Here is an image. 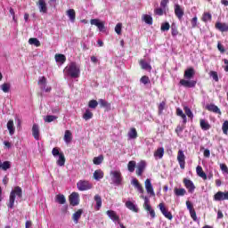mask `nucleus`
I'll return each instance as SVG.
<instances>
[{
	"label": "nucleus",
	"instance_id": "nucleus-1",
	"mask_svg": "<svg viewBox=\"0 0 228 228\" xmlns=\"http://www.w3.org/2000/svg\"><path fill=\"white\" fill-rule=\"evenodd\" d=\"M15 197H18L19 199H22V188L16 186L11 191L9 196V203L7 204V207L9 208V209H13V206L15 205Z\"/></svg>",
	"mask_w": 228,
	"mask_h": 228
},
{
	"label": "nucleus",
	"instance_id": "nucleus-2",
	"mask_svg": "<svg viewBox=\"0 0 228 228\" xmlns=\"http://www.w3.org/2000/svg\"><path fill=\"white\" fill-rule=\"evenodd\" d=\"M66 71L68 76H70V77L73 78L79 77V74H81V70L76 62H70L69 65L66 67Z\"/></svg>",
	"mask_w": 228,
	"mask_h": 228
},
{
	"label": "nucleus",
	"instance_id": "nucleus-3",
	"mask_svg": "<svg viewBox=\"0 0 228 228\" xmlns=\"http://www.w3.org/2000/svg\"><path fill=\"white\" fill-rule=\"evenodd\" d=\"M142 199H144L143 208L145 211H148V213H150L151 218H156V211H154L153 208L151 206V201L149 200V198L142 196Z\"/></svg>",
	"mask_w": 228,
	"mask_h": 228
},
{
	"label": "nucleus",
	"instance_id": "nucleus-4",
	"mask_svg": "<svg viewBox=\"0 0 228 228\" xmlns=\"http://www.w3.org/2000/svg\"><path fill=\"white\" fill-rule=\"evenodd\" d=\"M111 179L114 184L120 186L122 184V173L120 171H111L110 172Z\"/></svg>",
	"mask_w": 228,
	"mask_h": 228
},
{
	"label": "nucleus",
	"instance_id": "nucleus-5",
	"mask_svg": "<svg viewBox=\"0 0 228 228\" xmlns=\"http://www.w3.org/2000/svg\"><path fill=\"white\" fill-rule=\"evenodd\" d=\"M37 85L43 92L49 93L52 90V88L47 86V78L45 77H39Z\"/></svg>",
	"mask_w": 228,
	"mask_h": 228
},
{
	"label": "nucleus",
	"instance_id": "nucleus-6",
	"mask_svg": "<svg viewBox=\"0 0 228 228\" xmlns=\"http://www.w3.org/2000/svg\"><path fill=\"white\" fill-rule=\"evenodd\" d=\"M77 188L79 191H86L87 190H92V183L86 180H80L77 183Z\"/></svg>",
	"mask_w": 228,
	"mask_h": 228
},
{
	"label": "nucleus",
	"instance_id": "nucleus-7",
	"mask_svg": "<svg viewBox=\"0 0 228 228\" xmlns=\"http://www.w3.org/2000/svg\"><path fill=\"white\" fill-rule=\"evenodd\" d=\"M177 161L180 165V168L184 170L186 165V156H184V151H183V150H179L177 152Z\"/></svg>",
	"mask_w": 228,
	"mask_h": 228
},
{
	"label": "nucleus",
	"instance_id": "nucleus-8",
	"mask_svg": "<svg viewBox=\"0 0 228 228\" xmlns=\"http://www.w3.org/2000/svg\"><path fill=\"white\" fill-rule=\"evenodd\" d=\"M159 208L160 209L165 218H167V220H172V218H174V216H172V212L168 211V209H167V207H165V203H159Z\"/></svg>",
	"mask_w": 228,
	"mask_h": 228
},
{
	"label": "nucleus",
	"instance_id": "nucleus-9",
	"mask_svg": "<svg viewBox=\"0 0 228 228\" xmlns=\"http://www.w3.org/2000/svg\"><path fill=\"white\" fill-rule=\"evenodd\" d=\"M183 183L185 188L188 190L189 193H193L195 191V183L188 178H183Z\"/></svg>",
	"mask_w": 228,
	"mask_h": 228
},
{
	"label": "nucleus",
	"instance_id": "nucleus-10",
	"mask_svg": "<svg viewBox=\"0 0 228 228\" xmlns=\"http://www.w3.org/2000/svg\"><path fill=\"white\" fill-rule=\"evenodd\" d=\"M179 85H181V86H184V88H195L197 86V81L181 79Z\"/></svg>",
	"mask_w": 228,
	"mask_h": 228
},
{
	"label": "nucleus",
	"instance_id": "nucleus-11",
	"mask_svg": "<svg viewBox=\"0 0 228 228\" xmlns=\"http://www.w3.org/2000/svg\"><path fill=\"white\" fill-rule=\"evenodd\" d=\"M70 206H79V193L72 192L69 197Z\"/></svg>",
	"mask_w": 228,
	"mask_h": 228
},
{
	"label": "nucleus",
	"instance_id": "nucleus-12",
	"mask_svg": "<svg viewBox=\"0 0 228 228\" xmlns=\"http://www.w3.org/2000/svg\"><path fill=\"white\" fill-rule=\"evenodd\" d=\"M187 209L189 210V213L191 215V218H192L193 222H197V212L195 211V208H193V204H191L190 201H186Z\"/></svg>",
	"mask_w": 228,
	"mask_h": 228
},
{
	"label": "nucleus",
	"instance_id": "nucleus-13",
	"mask_svg": "<svg viewBox=\"0 0 228 228\" xmlns=\"http://www.w3.org/2000/svg\"><path fill=\"white\" fill-rule=\"evenodd\" d=\"M175 15L179 20H182L184 17V9L181 8L179 4H175Z\"/></svg>",
	"mask_w": 228,
	"mask_h": 228
},
{
	"label": "nucleus",
	"instance_id": "nucleus-14",
	"mask_svg": "<svg viewBox=\"0 0 228 228\" xmlns=\"http://www.w3.org/2000/svg\"><path fill=\"white\" fill-rule=\"evenodd\" d=\"M144 185L147 193L151 195V197H156V193L154 192V188L152 187V183H151V179H146L144 182Z\"/></svg>",
	"mask_w": 228,
	"mask_h": 228
},
{
	"label": "nucleus",
	"instance_id": "nucleus-15",
	"mask_svg": "<svg viewBox=\"0 0 228 228\" xmlns=\"http://www.w3.org/2000/svg\"><path fill=\"white\" fill-rule=\"evenodd\" d=\"M92 26H97L99 31H104L106 27H104V22L101 21L99 19H92L91 20Z\"/></svg>",
	"mask_w": 228,
	"mask_h": 228
},
{
	"label": "nucleus",
	"instance_id": "nucleus-16",
	"mask_svg": "<svg viewBox=\"0 0 228 228\" xmlns=\"http://www.w3.org/2000/svg\"><path fill=\"white\" fill-rule=\"evenodd\" d=\"M106 214L108 215L109 218H110V220H112L113 222H118V224H120V216L117 215V212L113 210H108Z\"/></svg>",
	"mask_w": 228,
	"mask_h": 228
},
{
	"label": "nucleus",
	"instance_id": "nucleus-17",
	"mask_svg": "<svg viewBox=\"0 0 228 228\" xmlns=\"http://www.w3.org/2000/svg\"><path fill=\"white\" fill-rule=\"evenodd\" d=\"M216 29H218V31H221V33H224L228 31V24L227 23H222L220 21H217L215 24Z\"/></svg>",
	"mask_w": 228,
	"mask_h": 228
},
{
	"label": "nucleus",
	"instance_id": "nucleus-18",
	"mask_svg": "<svg viewBox=\"0 0 228 228\" xmlns=\"http://www.w3.org/2000/svg\"><path fill=\"white\" fill-rule=\"evenodd\" d=\"M206 110H208V111H212V113H217L218 115H222V111L220 110L218 106L213 103L208 104L206 106Z\"/></svg>",
	"mask_w": 228,
	"mask_h": 228
},
{
	"label": "nucleus",
	"instance_id": "nucleus-19",
	"mask_svg": "<svg viewBox=\"0 0 228 228\" xmlns=\"http://www.w3.org/2000/svg\"><path fill=\"white\" fill-rule=\"evenodd\" d=\"M195 76V69L193 68H189L185 69L183 77L184 79H191Z\"/></svg>",
	"mask_w": 228,
	"mask_h": 228
},
{
	"label": "nucleus",
	"instance_id": "nucleus-20",
	"mask_svg": "<svg viewBox=\"0 0 228 228\" xmlns=\"http://www.w3.org/2000/svg\"><path fill=\"white\" fill-rule=\"evenodd\" d=\"M139 65L142 70H152V66L149 62H146L144 59L139 60Z\"/></svg>",
	"mask_w": 228,
	"mask_h": 228
},
{
	"label": "nucleus",
	"instance_id": "nucleus-21",
	"mask_svg": "<svg viewBox=\"0 0 228 228\" xmlns=\"http://www.w3.org/2000/svg\"><path fill=\"white\" fill-rule=\"evenodd\" d=\"M145 167H147V164H145V161H141L137 165V168L135 170L136 175H142L143 174V171L145 170Z\"/></svg>",
	"mask_w": 228,
	"mask_h": 228
},
{
	"label": "nucleus",
	"instance_id": "nucleus-22",
	"mask_svg": "<svg viewBox=\"0 0 228 228\" xmlns=\"http://www.w3.org/2000/svg\"><path fill=\"white\" fill-rule=\"evenodd\" d=\"M32 135L35 140H40V127L37 124H34L32 126Z\"/></svg>",
	"mask_w": 228,
	"mask_h": 228
},
{
	"label": "nucleus",
	"instance_id": "nucleus-23",
	"mask_svg": "<svg viewBox=\"0 0 228 228\" xmlns=\"http://www.w3.org/2000/svg\"><path fill=\"white\" fill-rule=\"evenodd\" d=\"M196 174L197 175H199V177H201V179H203L204 181L208 179V175H206V173L204 172V169H202V167L200 166H198L196 167Z\"/></svg>",
	"mask_w": 228,
	"mask_h": 228
},
{
	"label": "nucleus",
	"instance_id": "nucleus-24",
	"mask_svg": "<svg viewBox=\"0 0 228 228\" xmlns=\"http://www.w3.org/2000/svg\"><path fill=\"white\" fill-rule=\"evenodd\" d=\"M132 184L133 186H134V188H136L137 191H139V193H143L144 190H143V186H142L140 184V182L138 181V179L134 178L132 180Z\"/></svg>",
	"mask_w": 228,
	"mask_h": 228
},
{
	"label": "nucleus",
	"instance_id": "nucleus-25",
	"mask_svg": "<svg viewBox=\"0 0 228 228\" xmlns=\"http://www.w3.org/2000/svg\"><path fill=\"white\" fill-rule=\"evenodd\" d=\"M132 184L133 186H134V188H136L137 191H139V193H143L144 190H143V186H142L140 184V182L138 181V179L134 178L132 180Z\"/></svg>",
	"mask_w": 228,
	"mask_h": 228
},
{
	"label": "nucleus",
	"instance_id": "nucleus-26",
	"mask_svg": "<svg viewBox=\"0 0 228 228\" xmlns=\"http://www.w3.org/2000/svg\"><path fill=\"white\" fill-rule=\"evenodd\" d=\"M37 6L40 12L47 13V4H45V0H38Z\"/></svg>",
	"mask_w": 228,
	"mask_h": 228
},
{
	"label": "nucleus",
	"instance_id": "nucleus-27",
	"mask_svg": "<svg viewBox=\"0 0 228 228\" xmlns=\"http://www.w3.org/2000/svg\"><path fill=\"white\" fill-rule=\"evenodd\" d=\"M93 177L95 181H101V179L104 178V172L101 169H97L94 171Z\"/></svg>",
	"mask_w": 228,
	"mask_h": 228
},
{
	"label": "nucleus",
	"instance_id": "nucleus-28",
	"mask_svg": "<svg viewBox=\"0 0 228 228\" xmlns=\"http://www.w3.org/2000/svg\"><path fill=\"white\" fill-rule=\"evenodd\" d=\"M200 126L203 131H209L211 129V125L206 119H200Z\"/></svg>",
	"mask_w": 228,
	"mask_h": 228
},
{
	"label": "nucleus",
	"instance_id": "nucleus-29",
	"mask_svg": "<svg viewBox=\"0 0 228 228\" xmlns=\"http://www.w3.org/2000/svg\"><path fill=\"white\" fill-rule=\"evenodd\" d=\"M7 129L9 131V134L11 136H13V134H15V126L13 125V119H10L8 122H7Z\"/></svg>",
	"mask_w": 228,
	"mask_h": 228
},
{
	"label": "nucleus",
	"instance_id": "nucleus-30",
	"mask_svg": "<svg viewBox=\"0 0 228 228\" xmlns=\"http://www.w3.org/2000/svg\"><path fill=\"white\" fill-rule=\"evenodd\" d=\"M82 215L83 209H78L77 212L73 214L72 220L75 222V224H79V218H81Z\"/></svg>",
	"mask_w": 228,
	"mask_h": 228
},
{
	"label": "nucleus",
	"instance_id": "nucleus-31",
	"mask_svg": "<svg viewBox=\"0 0 228 228\" xmlns=\"http://www.w3.org/2000/svg\"><path fill=\"white\" fill-rule=\"evenodd\" d=\"M126 207L127 208V209H130V211H134V213H138V208L136 205H134V203H133L132 201H126Z\"/></svg>",
	"mask_w": 228,
	"mask_h": 228
},
{
	"label": "nucleus",
	"instance_id": "nucleus-32",
	"mask_svg": "<svg viewBox=\"0 0 228 228\" xmlns=\"http://www.w3.org/2000/svg\"><path fill=\"white\" fill-rule=\"evenodd\" d=\"M55 61L57 63H65V61H67V57L64 54L57 53L55 54Z\"/></svg>",
	"mask_w": 228,
	"mask_h": 228
},
{
	"label": "nucleus",
	"instance_id": "nucleus-33",
	"mask_svg": "<svg viewBox=\"0 0 228 228\" xmlns=\"http://www.w3.org/2000/svg\"><path fill=\"white\" fill-rule=\"evenodd\" d=\"M128 136L130 140H135V138H138V132L136 131V128L134 127L130 128L128 132Z\"/></svg>",
	"mask_w": 228,
	"mask_h": 228
},
{
	"label": "nucleus",
	"instance_id": "nucleus-34",
	"mask_svg": "<svg viewBox=\"0 0 228 228\" xmlns=\"http://www.w3.org/2000/svg\"><path fill=\"white\" fill-rule=\"evenodd\" d=\"M94 200L96 202V210L99 211L101 208L102 207V198L99 194H96L94 196Z\"/></svg>",
	"mask_w": 228,
	"mask_h": 228
},
{
	"label": "nucleus",
	"instance_id": "nucleus-35",
	"mask_svg": "<svg viewBox=\"0 0 228 228\" xmlns=\"http://www.w3.org/2000/svg\"><path fill=\"white\" fill-rule=\"evenodd\" d=\"M164 154H165V148L160 147V148H158L157 151L154 152V157L161 159Z\"/></svg>",
	"mask_w": 228,
	"mask_h": 228
},
{
	"label": "nucleus",
	"instance_id": "nucleus-36",
	"mask_svg": "<svg viewBox=\"0 0 228 228\" xmlns=\"http://www.w3.org/2000/svg\"><path fill=\"white\" fill-rule=\"evenodd\" d=\"M64 142L66 143H70V142H72V132H70V130H66L65 131Z\"/></svg>",
	"mask_w": 228,
	"mask_h": 228
},
{
	"label": "nucleus",
	"instance_id": "nucleus-37",
	"mask_svg": "<svg viewBox=\"0 0 228 228\" xmlns=\"http://www.w3.org/2000/svg\"><path fill=\"white\" fill-rule=\"evenodd\" d=\"M65 154H63V152H61V154L59 155V159L57 160V165L59 167H65Z\"/></svg>",
	"mask_w": 228,
	"mask_h": 228
},
{
	"label": "nucleus",
	"instance_id": "nucleus-38",
	"mask_svg": "<svg viewBox=\"0 0 228 228\" xmlns=\"http://www.w3.org/2000/svg\"><path fill=\"white\" fill-rule=\"evenodd\" d=\"M174 191L176 197H184V194L186 193V190L184 188H175Z\"/></svg>",
	"mask_w": 228,
	"mask_h": 228
},
{
	"label": "nucleus",
	"instance_id": "nucleus-39",
	"mask_svg": "<svg viewBox=\"0 0 228 228\" xmlns=\"http://www.w3.org/2000/svg\"><path fill=\"white\" fill-rule=\"evenodd\" d=\"M67 15L71 20V22H75L76 20V11L74 9H69L67 11Z\"/></svg>",
	"mask_w": 228,
	"mask_h": 228
},
{
	"label": "nucleus",
	"instance_id": "nucleus-40",
	"mask_svg": "<svg viewBox=\"0 0 228 228\" xmlns=\"http://www.w3.org/2000/svg\"><path fill=\"white\" fill-rule=\"evenodd\" d=\"M55 200L59 204H65L67 202V199H65V195L63 194H58L55 196Z\"/></svg>",
	"mask_w": 228,
	"mask_h": 228
},
{
	"label": "nucleus",
	"instance_id": "nucleus-41",
	"mask_svg": "<svg viewBox=\"0 0 228 228\" xmlns=\"http://www.w3.org/2000/svg\"><path fill=\"white\" fill-rule=\"evenodd\" d=\"M214 200H216V202H220L222 200H224V191H217L215 195H214Z\"/></svg>",
	"mask_w": 228,
	"mask_h": 228
},
{
	"label": "nucleus",
	"instance_id": "nucleus-42",
	"mask_svg": "<svg viewBox=\"0 0 228 228\" xmlns=\"http://www.w3.org/2000/svg\"><path fill=\"white\" fill-rule=\"evenodd\" d=\"M28 44L30 45H35L36 47H40V41L36 37H31L28 39Z\"/></svg>",
	"mask_w": 228,
	"mask_h": 228
},
{
	"label": "nucleus",
	"instance_id": "nucleus-43",
	"mask_svg": "<svg viewBox=\"0 0 228 228\" xmlns=\"http://www.w3.org/2000/svg\"><path fill=\"white\" fill-rule=\"evenodd\" d=\"M83 118L84 120H90V118H94V113L87 109L83 115Z\"/></svg>",
	"mask_w": 228,
	"mask_h": 228
},
{
	"label": "nucleus",
	"instance_id": "nucleus-44",
	"mask_svg": "<svg viewBox=\"0 0 228 228\" xmlns=\"http://www.w3.org/2000/svg\"><path fill=\"white\" fill-rule=\"evenodd\" d=\"M102 161H104V156L100 155L98 157H94L93 159V163L94 165H101V163H102Z\"/></svg>",
	"mask_w": 228,
	"mask_h": 228
},
{
	"label": "nucleus",
	"instance_id": "nucleus-45",
	"mask_svg": "<svg viewBox=\"0 0 228 228\" xmlns=\"http://www.w3.org/2000/svg\"><path fill=\"white\" fill-rule=\"evenodd\" d=\"M127 168L129 172H134V168H136V161L130 160L127 164Z\"/></svg>",
	"mask_w": 228,
	"mask_h": 228
},
{
	"label": "nucleus",
	"instance_id": "nucleus-46",
	"mask_svg": "<svg viewBox=\"0 0 228 228\" xmlns=\"http://www.w3.org/2000/svg\"><path fill=\"white\" fill-rule=\"evenodd\" d=\"M0 168H2V170H9V168H12V162L10 161H4V163H2V165L0 166Z\"/></svg>",
	"mask_w": 228,
	"mask_h": 228
},
{
	"label": "nucleus",
	"instance_id": "nucleus-47",
	"mask_svg": "<svg viewBox=\"0 0 228 228\" xmlns=\"http://www.w3.org/2000/svg\"><path fill=\"white\" fill-rule=\"evenodd\" d=\"M211 19H212V16H211V13L209 12H204L201 17V20L203 22H208V20H211Z\"/></svg>",
	"mask_w": 228,
	"mask_h": 228
},
{
	"label": "nucleus",
	"instance_id": "nucleus-48",
	"mask_svg": "<svg viewBox=\"0 0 228 228\" xmlns=\"http://www.w3.org/2000/svg\"><path fill=\"white\" fill-rule=\"evenodd\" d=\"M143 20L146 24H149V26H152V16L144 14Z\"/></svg>",
	"mask_w": 228,
	"mask_h": 228
},
{
	"label": "nucleus",
	"instance_id": "nucleus-49",
	"mask_svg": "<svg viewBox=\"0 0 228 228\" xmlns=\"http://www.w3.org/2000/svg\"><path fill=\"white\" fill-rule=\"evenodd\" d=\"M0 88L4 94H8V92H10V84L4 83L0 86Z\"/></svg>",
	"mask_w": 228,
	"mask_h": 228
},
{
	"label": "nucleus",
	"instance_id": "nucleus-50",
	"mask_svg": "<svg viewBox=\"0 0 228 228\" xmlns=\"http://www.w3.org/2000/svg\"><path fill=\"white\" fill-rule=\"evenodd\" d=\"M97 106H99V102H97V100H91L88 102V107L91 108L92 110H95V108H97Z\"/></svg>",
	"mask_w": 228,
	"mask_h": 228
},
{
	"label": "nucleus",
	"instance_id": "nucleus-51",
	"mask_svg": "<svg viewBox=\"0 0 228 228\" xmlns=\"http://www.w3.org/2000/svg\"><path fill=\"white\" fill-rule=\"evenodd\" d=\"M183 110H184L185 115H187V117H189L191 120H193V112H191V110L188 107H184Z\"/></svg>",
	"mask_w": 228,
	"mask_h": 228
},
{
	"label": "nucleus",
	"instance_id": "nucleus-52",
	"mask_svg": "<svg viewBox=\"0 0 228 228\" xmlns=\"http://www.w3.org/2000/svg\"><path fill=\"white\" fill-rule=\"evenodd\" d=\"M167 106V102L163 101L159 103V115H162L163 114V110H165Z\"/></svg>",
	"mask_w": 228,
	"mask_h": 228
},
{
	"label": "nucleus",
	"instance_id": "nucleus-53",
	"mask_svg": "<svg viewBox=\"0 0 228 228\" xmlns=\"http://www.w3.org/2000/svg\"><path fill=\"white\" fill-rule=\"evenodd\" d=\"M171 35L172 37H177L179 35V30H177L175 24H172L171 26Z\"/></svg>",
	"mask_w": 228,
	"mask_h": 228
},
{
	"label": "nucleus",
	"instance_id": "nucleus-54",
	"mask_svg": "<svg viewBox=\"0 0 228 228\" xmlns=\"http://www.w3.org/2000/svg\"><path fill=\"white\" fill-rule=\"evenodd\" d=\"M57 119H58V117L53 116V115H48L45 117V122L51 123V122H54V120H57Z\"/></svg>",
	"mask_w": 228,
	"mask_h": 228
},
{
	"label": "nucleus",
	"instance_id": "nucleus-55",
	"mask_svg": "<svg viewBox=\"0 0 228 228\" xmlns=\"http://www.w3.org/2000/svg\"><path fill=\"white\" fill-rule=\"evenodd\" d=\"M209 76L214 79V81H216V83H218L219 78H218V73L216 71H210Z\"/></svg>",
	"mask_w": 228,
	"mask_h": 228
},
{
	"label": "nucleus",
	"instance_id": "nucleus-56",
	"mask_svg": "<svg viewBox=\"0 0 228 228\" xmlns=\"http://www.w3.org/2000/svg\"><path fill=\"white\" fill-rule=\"evenodd\" d=\"M198 20H199V18H197V16H194L191 19V28L193 29H195V28H197L199 26Z\"/></svg>",
	"mask_w": 228,
	"mask_h": 228
},
{
	"label": "nucleus",
	"instance_id": "nucleus-57",
	"mask_svg": "<svg viewBox=\"0 0 228 228\" xmlns=\"http://www.w3.org/2000/svg\"><path fill=\"white\" fill-rule=\"evenodd\" d=\"M99 104L102 108H110V103L108 102H106V100L104 99H100L99 100Z\"/></svg>",
	"mask_w": 228,
	"mask_h": 228
},
{
	"label": "nucleus",
	"instance_id": "nucleus-58",
	"mask_svg": "<svg viewBox=\"0 0 228 228\" xmlns=\"http://www.w3.org/2000/svg\"><path fill=\"white\" fill-rule=\"evenodd\" d=\"M140 82L142 83V85H149V83H151V79L148 76H142L140 78Z\"/></svg>",
	"mask_w": 228,
	"mask_h": 228
},
{
	"label": "nucleus",
	"instance_id": "nucleus-59",
	"mask_svg": "<svg viewBox=\"0 0 228 228\" xmlns=\"http://www.w3.org/2000/svg\"><path fill=\"white\" fill-rule=\"evenodd\" d=\"M160 29H161V31H168V29H170V23H168V22L162 23Z\"/></svg>",
	"mask_w": 228,
	"mask_h": 228
},
{
	"label": "nucleus",
	"instance_id": "nucleus-60",
	"mask_svg": "<svg viewBox=\"0 0 228 228\" xmlns=\"http://www.w3.org/2000/svg\"><path fill=\"white\" fill-rule=\"evenodd\" d=\"M222 130H223L224 134H228V121L227 120H225L223 123Z\"/></svg>",
	"mask_w": 228,
	"mask_h": 228
},
{
	"label": "nucleus",
	"instance_id": "nucleus-61",
	"mask_svg": "<svg viewBox=\"0 0 228 228\" xmlns=\"http://www.w3.org/2000/svg\"><path fill=\"white\" fill-rule=\"evenodd\" d=\"M115 31L118 35H122V23H118L116 25Z\"/></svg>",
	"mask_w": 228,
	"mask_h": 228
},
{
	"label": "nucleus",
	"instance_id": "nucleus-62",
	"mask_svg": "<svg viewBox=\"0 0 228 228\" xmlns=\"http://www.w3.org/2000/svg\"><path fill=\"white\" fill-rule=\"evenodd\" d=\"M52 154L53 156H54V158H56V156H60V154H61V152H60V148L55 147L52 150Z\"/></svg>",
	"mask_w": 228,
	"mask_h": 228
},
{
	"label": "nucleus",
	"instance_id": "nucleus-63",
	"mask_svg": "<svg viewBox=\"0 0 228 228\" xmlns=\"http://www.w3.org/2000/svg\"><path fill=\"white\" fill-rule=\"evenodd\" d=\"M217 49L224 54L225 53V47L223 46L222 43L218 42L217 43Z\"/></svg>",
	"mask_w": 228,
	"mask_h": 228
},
{
	"label": "nucleus",
	"instance_id": "nucleus-64",
	"mask_svg": "<svg viewBox=\"0 0 228 228\" xmlns=\"http://www.w3.org/2000/svg\"><path fill=\"white\" fill-rule=\"evenodd\" d=\"M220 168L222 172H224V174H228V167L225 164H220Z\"/></svg>",
	"mask_w": 228,
	"mask_h": 228
}]
</instances>
